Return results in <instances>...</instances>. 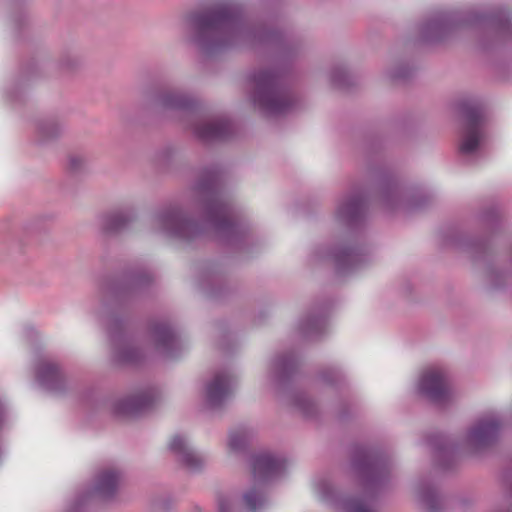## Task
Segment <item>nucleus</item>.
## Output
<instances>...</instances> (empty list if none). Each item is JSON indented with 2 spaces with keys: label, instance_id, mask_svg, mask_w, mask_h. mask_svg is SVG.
Here are the masks:
<instances>
[{
  "label": "nucleus",
  "instance_id": "4",
  "mask_svg": "<svg viewBox=\"0 0 512 512\" xmlns=\"http://www.w3.org/2000/svg\"><path fill=\"white\" fill-rule=\"evenodd\" d=\"M441 237L444 246L467 252L474 261L487 263V275L493 288L499 289L505 286L506 275L489 263L491 248L487 239L470 238L454 226L443 229Z\"/></svg>",
  "mask_w": 512,
  "mask_h": 512
},
{
  "label": "nucleus",
  "instance_id": "25",
  "mask_svg": "<svg viewBox=\"0 0 512 512\" xmlns=\"http://www.w3.org/2000/svg\"><path fill=\"white\" fill-rule=\"evenodd\" d=\"M244 502L248 509L255 511L263 504L262 494L258 490L252 489L244 494Z\"/></svg>",
  "mask_w": 512,
  "mask_h": 512
},
{
  "label": "nucleus",
  "instance_id": "15",
  "mask_svg": "<svg viewBox=\"0 0 512 512\" xmlns=\"http://www.w3.org/2000/svg\"><path fill=\"white\" fill-rule=\"evenodd\" d=\"M169 447L173 452L179 454L181 461L187 468L196 470L202 466V457L189 450L182 437L174 436L169 442Z\"/></svg>",
  "mask_w": 512,
  "mask_h": 512
},
{
  "label": "nucleus",
  "instance_id": "9",
  "mask_svg": "<svg viewBox=\"0 0 512 512\" xmlns=\"http://www.w3.org/2000/svg\"><path fill=\"white\" fill-rule=\"evenodd\" d=\"M327 258L333 265L335 275L339 278L351 275L368 261L365 247L358 244L338 245L328 253Z\"/></svg>",
  "mask_w": 512,
  "mask_h": 512
},
{
  "label": "nucleus",
  "instance_id": "23",
  "mask_svg": "<svg viewBox=\"0 0 512 512\" xmlns=\"http://www.w3.org/2000/svg\"><path fill=\"white\" fill-rule=\"evenodd\" d=\"M480 221L486 225L490 230L494 231L499 227L500 224V212L498 207L492 206L484 209L480 216Z\"/></svg>",
  "mask_w": 512,
  "mask_h": 512
},
{
  "label": "nucleus",
  "instance_id": "17",
  "mask_svg": "<svg viewBox=\"0 0 512 512\" xmlns=\"http://www.w3.org/2000/svg\"><path fill=\"white\" fill-rule=\"evenodd\" d=\"M228 130V122L217 120L201 125L197 128V133L203 139H220L226 136Z\"/></svg>",
  "mask_w": 512,
  "mask_h": 512
},
{
  "label": "nucleus",
  "instance_id": "6",
  "mask_svg": "<svg viewBox=\"0 0 512 512\" xmlns=\"http://www.w3.org/2000/svg\"><path fill=\"white\" fill-rule=\"evenodd\" d=\"M457 110L465 122V131L459 145V151L471 155L480 146L481 125L484 120V106L479 101L463 100L457 104Z\"/></svg>",
  "mask_w": 512,
  "mask_h": 512
},
{
  "label": "nucleus",
  "instance_id": "11",
  "mask_svg": "<svg viewBox=\"0 0 512 512\" xmlns=\"http://www.w3.org/2000/svg\"><path fill=\"white\" fill-rule=\"evenodd\" d=\"M419 393L430 402L441 405L449 400L450 392L441 370H428L420 378Z\"/></svg>",
  "mask_w": 512,
  "mask_h": 512
},
{
  "label": "nucleus",
  "instance_id": "10",
  "mask_svg": "<svg viewBox=\"0 0 512 512\" xmlns=\"http://www.w3.org/2000/svg\"><path fill=\"white\" fill-rule=\"evenodd\" d=\"M427 444L433 450L434 465L442 470H452L457 463L458 445L449 435L433 433L427 436Z\"/></svg>",
  "mask_w": 512,
  "mask_h": 512
},
{
  "label": "nucleus",
  "instance_id": "19",
  "mask_svg": "<svg viewBox=\"0 0 512 512\" xmlns=\"http://www.w3.org/2000/svg\"><path fill=\"white\" fill-rule=\"evenodd\" d=\"M118 483L119 474L115 470H106L99 475L96 489L103 496H110Z\"/></svg>",
  "mask_w": 512,
  "mask_h": 512
},
{
  "label": "nucleus",
  "instance_id": "31",
  "mask_svg": "<svg viewBox=\"0 0 512 512\" xmlns=\"http://www.w3.org/2000/svg\"><path fill=\"white\" fill-rule=\"evenodd\" d=\"M165 222L169 224H175L178 222V217L176 215H171L165 220Z\"/></svg>",
  "mask_w": 512,
  "mask_h": 512
},
{
  "label": "nucleus",
  "instance_id": "14",
  "mask_svg": "<svg viewBox=\"0 0 512 512\" xmlns=\"http://www.w3.org/2000/svg\"><path fill=\"white\" fill-rule=\"evenodd\" d=\"M232 379L227 374H217L207 386V401L211 406L220 405L231 392Z\"/></svg>",
  "mask_w": 512,
  "mask_h": 512
},
{
  "label": "nucleus",
  "instance_id": "22",
  "mask_svg": "<svg viewBox=\"0 0 512 512\" xmlns=\"http://www.w3.org/2000/svg\"><path fill=\"white\" fill-rule=\"evenodd\" d=\"M322 385L332 387H340L344 383V375L337 367L325 366L322 367Z\"/></svg>",
  "mask_w": 512,
  "mask_h": 512
},
{
  "label": "nucleus",
  "instance_id": "21",
  "mask_svg": "<svg viewBox=\"0 0 512 512\" xmlns=\"http://www.w3.org/2000/svg\"><path fill=\"white\" fill-rule=\"evenodd\" d=\"M38 377L43 384L49 385L60 379V371L57 364L49 361L41 363L38 368Z\"/></svg>",
  "mask_w": 512,
  "mask_h": 512
},
{
  "label": "nucleus",
  "instance_id": "13",
  "mask_svg": "<svg viewBox=\"0 0 512 512\" xmlns=\"http://www.w3.org/2000/svg\"><path fill=\"white\" fill-rule=\"evenodd\" d=\"M417 496L424 512H444V496L431 479H421L417 484Z\"/></svg>",
  "mask_w": 512,
  "mask_h": 512
},
{
  "label": "nucleus",
  "instance_id": "29",
  "mask_svg": "<svg viewBox=\"0 0 512 512\" xmlns=\"http://www.w3.org/2000/svg\"><path fill=\"white\" fill-rule=\"evenodd\" d=\"M321 489H322V497H327L330 493V487H329L328 483H326L322 480Z\"/></svg>",
  "mask_w": 512,
  "mask_h": 512
},
{
  "label": "nucleus",
  "instance_id": "27",
  "mask_svg": "<svg viewBox=\"0 0 512 512\" xmlns=\"http://www.w3.org/2000/svg\"><path fill=\"white\" fill-rule=\"evenodd\" d=\"M126 221L127 220L120 214L113 215L110 219V223H109L107 229L110 231L117 230V229L121 228L122 226H124Z\"/></svg>",
  "mask_w": 512,
  "mask_h": 512
},
{
  "label": "nucleus",
  "instance_id": "3",
  "mask_svg": "<svg viewBox=\"0 0 512 512\" xmlns=\"http://www.w3.org/2000/svg\"><path fill=\"white\" fill-rule=\"evenodd\" d=\"M350 464L358 484L369 499L376 497L389 482L390 460L380 448L354 445Z\"/></svg>",
  "mask_w": 512,
  "mask_h": 512
},
{
  "label": "nucleus",
  "instance_id": "30",
  "mask_svg": "<svg viewBox=\"0 0 512 512\" xmlns=\"http://www.w3.org/2000/svg\"><path fill=\"white\" fill-rule=\"evenodd\" d=\"M348 410L347 407H343L339 413V418L341 420H346L348 418Z\"/></svg>",
  "mask_w": 512,
  "mask_h": 512
},
{
  "label": "nucleus",
  "instance_id": "28",
  "mask_svg": "<svg viewBox=\"0 0 512 512\" xmlns=\"http://www.w3.org/2000/svg\"><path fill=\"white\" fill-rule=\"evenodd\" d=\"M176 339H175V336L174 334L169 330V329H165L164 332H163V337H162V344L164 346H172L174 343H175Z\"/></svg>",
  "mask_w": 512,
  "mask_h": 512
},
{
  "label": "nucleus",
  "instance_id": "26",
  "mask_svg": "<svg viewBox=\"0 0 512 512\" xmlns=\"http://www.w3.org/2000/svg\"><path fill=\"white\" fill-rule=\"evenodd\" d=\"M246 441V435L244 432H231L229 435V447L232 450H238L242 448Z\"/></svg>",
  "mask_w": 512,
  "mask_h": 512
},
{
  "label": "nucleus",
  "instance_id": "1",
  "mask_svg": "<svg viewBox=\"0 0 512 512\" xmlns=\"http://www.w3.org/2000/svg\"><path fill=\"white\" fill-rule=\"evenodd\" d=\"M376 199L386 210L403 206L407 211L428 207L433 197L418 188L402 186L391 171L378 158L369 157L364 183L355 185L336 209L337 221L350 231L362 229L366 223L369 200Z\"/></svg>",
  "mask_w": 512,
  "mask_h": 512
},
{
  "label": "nucleus",
  "instance_id": "5",
  "mask_svg": "<svg viewBox=\"0 0 512 512\" xmlns=\"http://www.w3.org/2000/svg\"><path fill=\"white\" fill-rule=\"evenodd\" d=\"M254 102L271 114L288 110L292 96L279 84L278 75L272 71H260L253 76Z\"/></svg>",
  "mask_w": 512,
  "mask_h": 512
},
{
  "label": "nucleus",
  "instance_id": "20",
  "mask_svg": "<svg viewBox=\"0 0 512 512\" xmlns=\"http://www.w3.org/2000/svg\"><path fill=\"white\" fill-rule=\"evenodd\" d=\"M415 71V66L400 62L387 71V76L393 83H406L412 79Z\"/></svg>",
  "mask_w": 512,
  "mask_h": 512
},
{
  "label": "nucleus",
  "instance_id": "7",
  "mask_svg": "<svg viewBox=\"0 0 512 512\" xmlns=\"http://www.w3.org/2000/svg\"><path fill=\"white\" fill-rule=\"evenodd\" d=\"M236 20L237 16L234 10L227 5L216 6L204 13L194 15L192 18L198 33L203 37L229 34L233 30Z\"/></svg>",
  "mask_w": 512,
  "mask_h": 512
},
{
  "label": "nucleus",
  "instance_id": "2",
  "mask_svg": "<svg viewBox=\"0 0 512 512\" xmlns=\"http://www.w3.org/2000/svg\"><path fill=\"white\" fill-rule=\"evenodd\" d=\"M464 28L478 30L480 46L484 50H489L512 41V14L503 6L493 7L483 12L475 10L440 11L420 25V39L424 43L437 44Z\"/></svg>",
  "mask_w": 512,
  "mask_h": 512
},
{
  "label": "nucleus",
  "instance_id": "24",
  "mask_svg": "<svg viewBox=\"0 0 512 512\" xmlns=\"http://www.w3.org/2000/svg\"><path fill=\"white\" fill-rule=\"evenodd\" d=\"M341 506L346 512H372L361 500L354 497L342 499Z\"/></svg>",
  "mask_w": 512,
  "mask_h": 512
},
{
  "label": "nucleus",
  "instance_id": "33",
  "mask_svg": "<svg viewBox=\"0 0 512 512\" xmlns=\"http://www.w3.org/2000/svg\"><path fill=\"white\" fill-rule=\"evenodd\" d=\"M219 510H220V512H227L226 502H224V501L220 502Z\"/></svg>",
  "mask_w": 512,
  "mask_h": 512
},
{
  "label": "nucleus",
  "instance_id": "8",
  "mask_svg": "<svg viewBox=\"0 0 512 512\" xmlns=\"http://www.w3.org/2000/svg\"><path fill=\"white\" fill-rule=\"evenodd\" d=\"M501 428L502 422L496 417L477 419L466 433V447L473 454L490 449L498 442Z\"/></svg>",
  "mask_w": 512,
  "mask_h": 512
},
{
  "label": "nucleus",
  "instance_id": "16",
  "mask_svg": "<svg viewBox=\"0 0 512 512\" xmlns=\"http://www.w3.org/2000/svg\"><path fill=\"white\" fill-rule=\"evenodd\" d=\"M331 85L339 90L350 91L358 85V78L342 65L334 66L330 72Z\"/></svg>",
  "mask_w": 512,
  "mask_h": 512
},
{
  "label": "nucleus",
  "instance_id": "12",
  "mask_svg": "<svg viewBox=\"0 0 512 512\" xmlns=\"http://www.w3.org/2000/svg\"><path fill=\"white\" fill-rule=\"evenodd\" d=\"M285 468L286 462L283 459L267 453L259 454L254 457L252 464L254 481L265 483L281 474Z\"/></svg>",
  "mask_w": 512,
  "mask_h": 512
},
{
  "label": "nucleus",
  "instance_id": "32",
  "mask_svg": "<svg viewBox=\"0 0 512 512\" xmlns=\"http://www.w3.org/2000/svg\"><path fill=\"white\" fill-rule=\"evenodd\" d=\"M324 310V303L322 302V311ZM321 331H322V337L324 336V333H325V321H324V315L322 314V328H321Z\"/></svg>",
  "mask_w": 512,
  "mask_h": 512
},
{
  "label": "nucleus",
  "instance_id": "18",
  "mask_svg": "<svg viewBox=\"0 0 512 512\" xmlns=\"http://www.w3.org/2000/svg\"><path fill=\"white\" fill-rule=\"evenodd\" d=\"M152 402L153 399L150 394H141L125 400L122 403L120 412L127 415H136L150 407Z\"/></svg>",
  "mask_w": 512,
  "mask_h": 512
}]
</instances>
